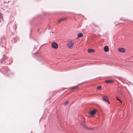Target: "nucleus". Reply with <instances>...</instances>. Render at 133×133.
I'll use <instances>...</instances> for the list:
<instances>
[{
	"label": "nucleus",
	"mask_w": 133,
	"mask_h": 133,
	"mask_svg": "<svg viewBox=\"0 0 133 133\" xmlns=\"http://www.w3.org/2000/svg\"><path fill=\"white\" fill-rule=\"evenodd\" d=\"M121 19V20H122V18H121V19ZM122 20H123H123H123V19H122Z\"/></svg>",
	"instance_id": "nucleus-22"
},
{
	"label": "nucleus",
	"mask_w": 133,
	"mask_h": 133,
	"mask_svg": "<svg viewBox=\"0 0 133 133\" xmlns=\"http://www.w3.org/2000/svg\"><path fill=\"white\" fill-rule=\"evenodd\" d=\"M35 48H36L35 47V48H34V49H35Z\"/></svg>",
	"instance_id": "nucleus-23"
},
{
	"label": "nucleus",
	"mask_w": 133,
	"mask_h": 133,
	"mask_svg": "<svg viewBox=\"0 0 133 133\" xmlns=\"http://www.w3.org/2000/svg\"><path fill=\"white\" fill-rule=\"evenodd\" d=\"M52 47L55 49H57L58 47V44L55 42L52 43L51 44Z\"/></svg>",
	"instance_id": "nucleus-6"
},
{
	"label": "nucleus",
	"mask_w": 133,
	"mask_h": 133,
	"mask_svg": "<svg viewBox=\"0 0 133 133\" xmlns=\"http://www.w3.org/2000/svg\"><path fill=\"white\" fill-rule=\"evenodd\" d=\"M114 82V81L112 79H107L105 81V82L107 83H113Z\"/></svg>",
	"instance_id": "nucleus-7"
},
{
	"label": "nucleus",
	"mask_w": 133,
	"mask_h": 133,
	"mask_svg": "<svg viewBox=\"0 0 133 133\" xmlns=\"http://www.w3.org/2000/svg\"><path fill=\"white\" fill-rule=\"evenodd\" d=\"M82 126L84 127L85 129L88 130H91V128H88V127H87L86 125H82Z\"/></svg>",
	"instance_id": "nucleus-14"
},
{
	"label": "nucleus",
	"mask_w": 133,
	"mask_h": 133,
	"mask_svg": "<svg viewBox=\"0 0 133 133\" xmlns=\"http://www.w3.org/2000/svg\"><path fill=\"white\" fill-rule=\"evenodd\" d=\"M118 50L121 52H123L125 51L124 49L123 48H119L118 49Z\"/></svg>",
	"instance_id": "nucleus-10"
},
{
	"label": "nucleus",
	"mask_w": 133,
	"mask_h": 133,
	"mask_svg": "<svg viewBox=\"0 0 133 133\" xmlns=\"http://www.w3.org/2000/svg\"><path fill=\"white\" fill-rule=\"evenodd\" d=\"M31 30H30V33H31Z\"/></svg>",
	"instance_id": "nucleus-21"
},
{
	"label": "nucleus",
	"mask_w": 133,
	"mask_h": 133,
	"mask_svg": "<svg viewBox=\"0 0 133 133\" xmlns=\"http://www.w3.org/2000/svg\"><path fill=\"white\" fill-rule=\"evenodd\" d=\"M33 54H37V55L38 56V59L41 62H42L44 60V58L42 57V56H41V54H38L37 53V51L36 52L34 53H33Z\"/></svg>",
	"instance_id": "nucleus-2"
},
{
	"label": "nucleus",
	"mask_w": 133,
	"mask_h": 133,
	"mask_svg": "<svg viewBox=\"0 0 133 133\" xmlns=\"http://www.w3.org/2000/svg\"><path fill=\"white\" fill-rule=\"evenodd\" d=\"M40 29V28H39L38 29L37 31L39 32V34H41V32L39 31V30Z\"/></svg>",
	"instance_id": "nucleus-18"
},
{
	"label": "nucleus",
	"mask_w": 133,
	"mask_h": 133,
	"mask_svg": "<svg viewBox=\"0 0 133 133\" xmlns=\"http://www.w3.org/2000/svg\"><path fill=\"white\" fill-rule=\"evenodd\" d=\"M66 19V18H62L61 19H60L58 20V22L59 23H60L62 21H65Z\"/></svg>",
	"instance_id": "nucleus-11"
},
{
	"label": "nucleus",
	"mask_w": 133,
	"mask_h": 133,
	"mask_svg": "<svg viewBox=\"0 0 133 133\" xmlns=\"http://www.w3.org/2000/svg\"><path fill=\"white\" fill-rule=\"evenodd\" d=\"M67 45L70 48H71V47L73 45V44L71 41H70L67 43Z\"/></svg>",
	"instance_id": "nucleus-8"
},
{
	"label": "nucleus",
	"mask_w": 133,
	"mask_h": 133,
	"mask_svg": "<svg viewBox=\"0 0 133 133\" xmlns=\"http://www.w3.org/2000/svg\"><path fill=\"white\" fill-rule=\"evenodd\" d=\"M3 71H4V74H5L7 76H8L10 72L9 71V68H3Z\"/></svg>",
	"instance_id": "nucleus-3"
},
{
	"label": "nucleus",
	"mask_w": 133,
	"mask_h": 133,
	"mask_svg": "<svg viewBox=\"0 0 133 133\" xmlns=\"http://www.w3.org/2000/svg\"><path fill=\"white\" fill-rule=\"evenodd\" d=\"M97 112V110L95 109H94L89 112V114L92 116H93Z\"/></svg>",
	"instance_id": "nucleus-5"
},
{
	"label": "nucleus",
	"mask_w": 133,
	"mask_h": 133,
	"mask_svg": "<svg viewBox=\"0 0 133 133\" xmlns=\"http://www.w3.org/2000/svg\"><path fill=\"white\" fill-rule=\"evenodd\" d=\"M77 87H72V89H71L72 90H73V89H75L76 88H77Z\"/></svg>",
	"instance_id": "nucleus-17"
},
{
	"label": "nucleus",
	"mask_w": 133,
	"mask_h": 133,
	"mask_svg": "<svg viewBox=\"0 0 133 133\" xmlns=\"http://www.w3.org/2000/svg\"><path fill=\"white\" fill-rule=\"evenodd\" d=\"M83 36V34L81 33H79L78 34V38H80L82 37Z\"/></svg>",
	"instance_id": "nucleus-13"
},
{
	"label": "nucleus",
	"mask_w": 133,
	"mask_h": 133,
	"mask_svg": "<svg viewBox=\"0 0 133 133\" xmlns=\"http://www.w3.org/2000/svg\"><path fill=\"white\" fill-rule=\"evenodd\" d=\"M7 59L6 55H4L3 56V58L1 59L0 60V62L1 64H5L6 63V61L5 60H6Z\"/></svg>",
	"instance_id": "nucleus-1"
},
{
	"label": "nucleus",
	"mask_w": 133,
	"mask_h": 133,
	"mask_svg": "<svg viewBox=\"0 0 133 133\" xmlns=\"http://www.w3.org/2000/svg\"><path fill=\"white\" fill-rule=\"evenodd\" d=\"M116 99L117 101H119V102H120V103H122V101L121 100H120L118 98L116 97Z\"/></svg>",
	"instance_id": "nucleus-15"
},
{
	"label": "nucleus",
	"mask_w": 133,
	"mask_h": 133,
	"mask_svg": "<svg viewBox=\"0 0 133 133\" xmlns=\"http://www.w3.org/2000/svg\"><path fill=\"white\" fill-rule=\"evenodd\" d=\"M97 88L98 89H101L102 88V87L101 86H99L98 87H97Z\"/></svg>",
	"instance_id": "nucleus-16"
},
{
	"label": "nucleus",
	"mask_w": 133,
	"mask_h": 133,
	"mask_svg": "<svg viewBox=\"0 0 133 133\" xmlns=\"http://www.w3.org/2000/svg\"><path fill=\"white\" fill-rule=\"evenodd\" d=\"M68 103V101L66 102L65 103V105H66Z\"/></svg>",
	"instance_id": "nucleus-19"
},
{
	"label": "nucleus",
	"mask_w": 133,
	"mask_h": 133,
	"mask_svg": "<svg viewBox=\"0 0 133 133\" xmlns=\"http://www.w3.org/2000/svg\"><path fill=\"white\" fill-rule=\"evenodd\" d=\"M1 22V21H0V22Z\"/></svg>",
	"instance_id": "nucleus-24"
},
{
	"label": "nucleus",
	"mask_w": 133,
	"mask_h": 133,
	"mask_svg": "<svg viewBox=\"0 0 133 133\" xmlns=\"http://www.w3.org/2000/svg\"><path fill=\"white\" fill-rule=\"evenodd\" d=\"M103 100L105 102H107L109 104H110V102L108 100V97L107 96L104 95L102 97Z\"/></svg>",
	"instance_id": "nucleus-4"
},
{
	"label": "nucleus",
	"mask_w": 133,
	"mask_h": 133,
	"mask_svg": "<svg viewBox=\"0 0 133 133\" xmlns=\"http://www.w3.org/2000/svg\"><path fill=\"white\" fill-rule=\"evenodd\" d=\"M88 52L90 53L92 52H94L95 51L93 49H89L88 50Z\"/></svg>",
	"instance_id": "nucleus-12"
},
{
	"label": "nucleus",
	"mask_w": 133,
	"mask_h": 133,
	"mask_svg": "<svg viewBox=\"0 0 133 133\" xmlns=\"http://www.w3.org/2000/svg\"><path fill=\"white\" fill-rule=\"evenodd\" d=\"M104 50L105 52H107L108 51L109 48L107 46H105L104 48Z\"/></svg>",
	"instance_id": "nucleus-9"
},
{
	"label": "nucleus",
	"mask_w": 133,
	"mask_h": 133,
	"mask_svg": "<svg viewBox=\"0 0 133 133\" xmlns=\"http://www.w3.org/2000/svg\"><path fill=\"white\" fill-rule=\"evenodd\" d=\"M2 16L1 15H0V18H1L2 17Z\"/></svg>",
	"instance_id": "nucleus-20"
}]
</instances>
